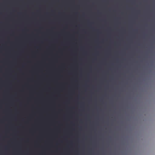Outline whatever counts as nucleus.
<instances>
[{"label": "nucleus", "mask_w": 155, "mask_h": 155, "mask_svg": "<svg viewBox=\"0 0 155 155\" xmlns=\"http://www.w3.org/2000/svg\"><path fill=\"white\" fill-rule=\"evenodd\" d=\"M136 31H137V30H136Z\"/></svg>", "instance_id": "obj_8"}, {"label": "nucleus", "mask_w": 155, "mask_h": 155, "mask_svg": "<svg viewBox=\"0 0 155 155\" xmlns=\"http://www.w3.org/2000/svg\"><path fill=\"white\" fill-rule=\"evenodd\" d=\"M136 151H137V150H136ZM136 153H137V152H136Z\"/></svg>", "instance_id": "obj_6"}, {"label": "nucleus", "mask_w": 155, "mask_h": 155, "mask_svg": "<svg viewBox=\"0 0 155 155\" xmlns=\"http://www.w3.org/2000/svg\"><path fill=\"white\" fill-rule=\"evenodd\" d=\"M136 132L137 133V131H136Z\"/></svg>", "instance_id": "obj_9"}, {"label": "nucleus", "mask_w": 155, "mask_h": 155, "mask_svg": "<svg viewBox=\"0 0 155 155\" xmlns=\"http://www.w3.org/2000/svg\"><path fill=\"white\" fill-rule=\"evenodd\" d=\"M135 71H136V69H135Z\"/></svg>", "instance_id": "obj_4"}, {"label": "nucleus", "mask_w": 155, "mask_h": 155, "mask_svg": "<svg viewBox=\"0 0 155 155\" xmlns=\"http://www.w3.org/2000/svg\"><path fill=\"white\" fill-rule=\"evenodd\" d=\"M134 49H136V0H134Z\"/></svg>", "instance_id": "obj_1"}, {"label": "nucleus", "mask_w": 155, "mask_h": 155, "mask_svg": "<svg viewBox=\"0 0 155 155\" xmlns=\"http://www.w3.org/2000/svg\"><path fill=\"white\" fill-rule=\"evenodd\" d=\"M135 71H136V69H135Z\"/></svg>", "instance_id": "obj_5"}, {"label": "nucleus", "mask_w": 155, "mask_h": 155, "mask_svg": "<svg viewBox=\"0 0 155 155\" xmlns=\"http://www.w3.org/2000/svg\"><path fill=\"white\" fill-rule=\"evenodd\" d=\"M136 12H137V11H136Z\"/></svg>", "instance_id": "obj_7"}, {"label": "nucleus", "mask_w": 155, "mask_h": 155, "mask_svg": "<svg viewBox=\"0 0 155 155\" xmlns=\"http://www.w3.org/2000/svg\"><path fill=\"white\" fill-rule=\"evenodd\" d=\"M137 49H136V52H137Z\"/></svg>", "instance_id": "obj_2"}, {"label": "nucleus", "mask_w": 155, "mask_h": 155, "mask_svg": "<svg viewBox=\"0 0 155 155\" xmlns=\"http://www.w3.org/2000/svg\"><path fill=\"white\" fill-rule=\"evenodd\" d=\"M135 71H136V69H135Z\"/></svg>", "instance_id": "obj_3"}]
</instances>
